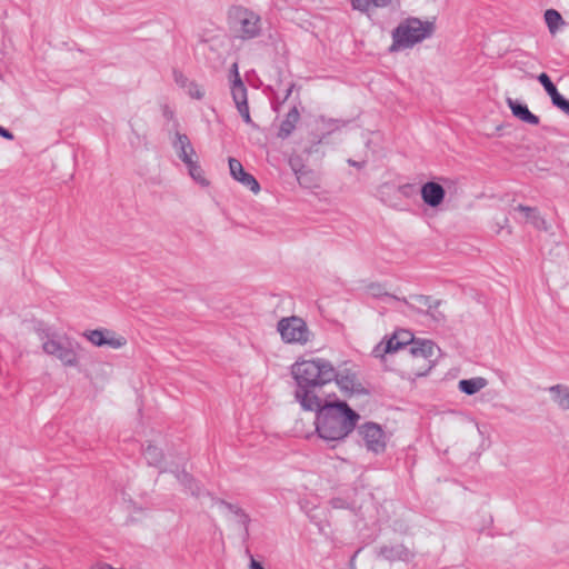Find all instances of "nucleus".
I'll use <instances>...</instances> for the list:
<instances>
[{
	"label": "nucleus",
	"instance_id": "nucleus-1",
	"mask_svg": "<svg viewBox=\"0 0 569 569\" xmlns=\"http://www.w3.org/2000/svg\"><path fill=\"white\" fill-rule=\"evenodd\" d=\"M291 376L296 382L295 399L303 410H313L321 400L335 396L327 392L337 370L325 358L299 359L291 366Z\"/></svg>",
	"mask_w": 569,
	"mask_h": 569
},
{
	"label": "nucleus",
	"instance_id": "nucleus-2",
	"mask_svg": "<svg viewBox=\"0 0 569 569\" xmlns=\"http://www.w3.org/2000/svg\"><path fill=\"white\" fill-rule=\"evenodd\" d=\"M312 411L316 412V430L327 441L342 440L355 430L360 419L347 402L330 398L321 400Z\"/></svg>",
	"mask_w": 569,
	"mask_h": 569
},
{
	"label": "nucleus",
	"instance_id": "nucleus-3",
	"mask_svg": "<svg viewBox=\"0 0 569 569\" xmlns=\"http://www.w3.org/2000/svg\"><path fill=\"white\" fill-rule=\"evenodd\" d=\"M435 32V23L422 21L419 18L410 17L402 20L391 33V52L406 50L415 47L417 43L430 38Z\"/></svg>",
	"mask_w": 569,
	"mask_h": 569
},
{
	"label": "nucleus",
	"instance_id": "nucleus-4",
	"mask_svg": "<svg viewBox=\"0 0 569 569\" xmlns=\"http://www.w3.org/2000/svg\"><path fill=\"white\" fill-rule=\"evenodd\" d=\"M230 29L234 37L241 41L257 39L263 33L261 16L250 8L234 6L229 10Z\"/></svg>",
	"mask_w": 569,
	"mask_h": 569
},
{
	"label": "nucleus",
	"instance_id": "nucleus-5",
	"mask_svg": "<svg viewBox=\"0 0 569 569\" xmlns=\"http://www.w3.org/2000/svg\"><path fill=\"white\" fill-rule=\"evenodd\" d=\"M277 331L288 345L305 346L315 337L307 322L298 316L281 318L277 323Z\"/></svg>",
	"mask_w": 569,
	"mask_h": 569
},
{
	"label": "nucleus",
	"instance_id": "nucleus-6",
	"mask_svg": "<svg viewBox=\"0 0 569 569\" xmlns=\"http://www.w3.org/2000/svg\"><path fill=\"white\" fill-rule=\"evenodd\" d=\"M77 347V342L66 337L52 336L42 342V349L47 355L54 356L68 367L78 365Z\"/></svg>",
	"mask_w": 569,
	"mask_h": 569
},
{
	"label": "nucleus",
	"instance_id": "nucleus-7",
	"mask_svg": "<svg viewBox=\"0 0 569 569\" xmlns=\"http://www.w3.org/2000/svg\"><path fill=\"white\" fill-rule=\"evenodd\" d=\"M375 555L378 559L388 562H411L416 558L413 548L403 542L382 543L376 548Z\"/></svg>",
	"mask_w": 569,
	"mask_h": 569
},
{
	"label": "nucleus",
	"instance_id": "nucleus-8",
	"mask_svg": "<svg viewBox=\"0 0 569 569\" xmlns=\"http://www.w3.org/2000/svg\"><path fill=\"white\" fill-rule=\"evenodd\" d=\"M366 448L375 453H381L386 449V436L382 428L375 422H366L359 428Z\"/></svg>",
	"mask_w": 569,
	"mask_h": 569
},
{
	"label": "nucleus",
	"instance_id": "nucleus-9",
	"mask_svg": "<svg viewBox=\"0 0 569 569\" xmlns=\"http://www.w3.org/2000/svg\"><path fill=\"white\" fill-rule=\"evenodd\" d=\"M83 336L97 347L109 346L113 349H119L126 345L123 337H116L113 332L109 330L94 329L83 333Z\"/></svg>",
	"mask_w": 569,
	"mask_h": 569
},
{
	"label": "nucleus",
	"instance_id": "nucleus-10",
	"mask_svg": "<svg viewBox=\"0 0 569 569\" xmlns=\"http://www.w3.org/2000/svg\"><path fill=\"white\" fill-rule=\"evenodd\" d=\"M420 194L427 206L436 208L443 201L446 191L440 183L428 181L420 188Z\"/></svg>",
	"mask_w": 569,
	"mask_h": 569
},
{
	"label": "nucleus",
	"instance_id": "nucleus-11",
	"mask_svg": "<svg viewBox=\"0 0 569 569\" xmlns=\"http://www.w3.org/2000/svg\"><path fill=\"white\" fill-rule=\"evenodd\" d=\"M437 346L430 340H415L408 348H405V352L413 358H421L432 361L436 357Z\"/></svg>",
	"mask_w": 569,
	"mask_h": 569
},
{
	"label": "nucleus",
	"instance_id": "nucleus-12",
	"mask_svg": "<svg viewBox=\"0 0 569 569\" xmlns=\"http://www.w3.org/2000/svg\"><path fill=\"white\" fill-rule=\"evenodd\" d=\"M172 146L177 156L183 163H190V160L197 158L194 148L187 134L177 132Z\"/></svg>",
	"mask_w": 569,
	"mask_h": 569
},
{
	"label": "nucleus",
	"instance_id": "nucleus-13",
	"mask_svg": "<svg viewBox=\"0 0 569 569\" xmlns=\"http://www.w3.org/2000/svg\"><path fill=\"white\" fill-rule=\"evenodd\" d=\"M213 503L219 506V507H223L226 508L229 512H231L236 519V521L238 522V525H240L243 529V537L244 538H248L249 536V525H250V517L249 515L242 509L240 508L239 506L237 505H233V503H230V502H227L222 499H218V498H211Z\"/></svg>",
	"mask_w": 569,
	"mask_h": 569
},
{
	"label": "nucleus",
	"instance_id": "nucleus-14",
	"mask_svg": "<svg viewBox=\"0 0 569 569\" xmlns=\"http://www.w3.org/2000/svg\"><path fill=\"white\" fill-rule=\"evenodd\" d=\"M506 102H507L508 107L510 108L513 117L521 120L522 122H526V123H529L532 126L539 124V121H540L539 117L533 114L529 110L527 104L520 102L519 100L512 99V98H507Z\"/></svg>",
	"mask_w": 569,
	"mask_h": 569
},
{
	"label": "nucleus",
	"instance_id": "nucleus-15",
	"mask_svg": "<svg viewBox=\"0 0 569 569\" xmlns=\"http://www.w3.org/2000/svg\"><path fill=\"white\" fill-rule=\"evenodd\" d=\"M333 382H336L343 392L361 393L363 390L361 385L358 382L357 375L349 369L342 372L337 371V377Z\"/></svg>",
	"mask_w": 569,
	"mask_h": 569
},
{
	"label": "nucleus",
	"instance_id": "nucleus-16",
	"mask_svg": "<svg viewBox=\"0 0 569 569\" xmlns=\"http://www.w3.org/2000/svg\"><path fill=\"white\" fill-rule=\"evenodd\" d=\"M402 301L415 311H417V309L427 310L430 308L440 307L442 303V300L432 299V297L425 295H412L409 297V300L403 298Z\"/></svg>",
	"mask_w": 569,
	"mask_h": 569
},
{
	"label": "nucleus",
	"instance_id": "nucleus-17",
	"mask_svg": "<svg viewBox=\"0 0 569 569\" xmlns=\"http://www.w3.org/2000/svg\"><path fill=\"white\" fill-rule=\"evenodd\" d=\"M551 395V400L560 410H569V387L567 385L558 383L548 388Z\"/></svg>",
	"mask_w": 569,
	"mask_h": 569
},
{
	"label": "nucleus",
	"instance_id": "nucleus-18",
	"mask_svg": "<svg viewBox=\"0 0 569 569\" xmlns=\"http://www.w3.org/2000/svg\"><path fill=\"white\" fill-rule=\"evenodd\" d=\"M232 68L234 71V80L231 87V94L236 107H239L248 103L247 88L239 76L237 63H234Z\"/></svg>",
	"mask_w": 569,
	"mask_h": 569
},
{
	"label": "nucleus",
	"instance_id": "nucleus-19",
	"mask_svg": "<svg viewBox=\"0 0 569 569\" xmlns=\"http://www.w3.org/2000/svg\"><path fill=\"white\" fill-rule=\"evenodd\" d=\"M409 340H400V335H393L391 338L387 340L385 346L382 347V343L378 345L373 352L377 357L382 356L380 353L381 349L383 353H391L399 350H402L405 352V348H408Z\"/></svg>",
	"mask_w": 569,
	"mask_h": 569
},
{
	"label": "nucleus",
	"instance_id": "nucleus-20",
	"mask_svg": "<svg viewBox=\"0 0 569 569\" xmlns=\"http://www.w3.org/2000/svg\"><path fill=\"white\" fill-rule=\"evenodd\" d=\"M300 119L299 111L296 107H293L289 112L286 114L284 120L281 122L278 137L281 139H287L296 129V126Z\"/></svg>",
	"mask_w": 569,
	"mask_h": 569
},
{
	"label": "nucleus",
	"instance_id": "nucleus-21",
	"mask_svg": "<svg viewBox=\"0 0 569 569\" xmlns=\"http://www.w3.org/2000/svg\"><path fill=\"white\" fill-rule=\"evenodd\" d=\"M516 210L520 211L523 214L526 222L531 223L535 228L539 230L547 229L546 220L540 216L537 208L519 204L516 207Z\"/></svg>",
	"mask_w": 569,
	"mask_h": 569
},
{
	"label": "nucleus",
	"instance_id": "nucleus-22",
	"mask_svg": "<svg viewBox=\"0 0 569 569\" xmlns=\"http://www.w3.org/2000/svg\"><path fill=\"white\" fill-rule=\"evenodd\" d=\"M172 472L177 480L183 485L192 496L200 497L202 493L201 487L196 482V480L184 470H170Z\"/></svg>",
	"mask_w": 569,
	"mask_h": 569
},
{
	"label": "nucleus",
	"instance_id": "nucleus-23",
	"mask_svg": "<svg viewBox=\"0 0 569 569\" xmlns=\"http://www.w3.org/2000/svg\"><path fill=\"white\" fill-rule=\"evenodd\" d=\"M487 380L482 377H476L471 379H462L458 383V388L461 392L472 396L479 392L487 386Z\"/></svg>",
	"mask_w": 569,
	"mask_h": 569
},
{
	"label": "nucleus",
	"instance_id": "nucleus-24",
	"mask_svg": "<svg viewBox=\"0 0 569 569\" xmlns=\"http://www.w3.org/2000/svg\"><path fill=\"white\" fill-rule=\"evenodd\" d=\"M395 0H351L353 10L367 13L371 8H385L391 6Z\"/></svg>",
	"mask_w": 569,
	"mask_h": 569
},
{
	"label": "nucleus",
	"instance_id": "nucleus-25",
	"mask_svg": "<svg viewBox=\"0 0 569 569\" xmlns=\"http://www.w3.org/2000/svg\"><path fill=\"white\" fill-rule=\"evenodd\" d=\"M143 457L149 466L161 469L163 462V453L161 449L149 443L146 448H143Z\"/></svg>",
	"mask_w": 569,
	"mask_h": 569
},
{
	"label": "nucleus",
	"instance_id": "nucleus-26",
	"mask_svg": "<svg viewBox=\"0 0 569 569\" xmlns=\"http://www.w3.org/2000/svg\"><path fill=\"white\" fill-rule=\"evenodd\" d=\"M296 179L301 187L307 189L317 188L319 186L317 173L309 168H306L302 170V172H299Z\"/></svg>",
	"mask_w": 569,
	"mask_h": 569
},
{
	"label": "nucleus",
	"instance_id": "nucleus-27",
	"mask_svg": "<svg viewBox=\"0 0 569 569\" xmlns=\"http://www.w3.org/2000/svg\"><path fill=\"white\" fill-rule=\"evenodd\" d=\"M318 122L321 123L322 129L325 130L323 137L329 136L337 130H340L347 124V121L345 120L326 118L323 116L319 117Z\"/></svg>",
	"mask_w": 569,
	"mask_h": 569
},
{
	"label": "nucleus",
	"instance_id": "nucleus-28",
	"mask_svg": "<svg viewBox=\"0 0 569 569\" xmlns=\"http://www.w3.org/2000/svg\"><path fill=\"white\" fill-rule=\"evenodd\" d=\"M545 21L548 26L550 33L555 34L559 27L565 23L561 14L555 9H548L545 12Z\"/></svg>",
	"mask_w": 569,
	"mask_h": 569
},
{
	"label": "nucleus",
	"instance_id": "nucleus-29",
	"mask_svg": "<svg viewBox=\"0 0 569 569\" xmlns=\"http://www.w3.org/2000/svg\"><path fill=\"white\" fill-rule=\"evenodd\" d=\"M189 170V174L191 176V178L193 180H196L197 182L201 183V184H207V180L206 178L203 177V171L201 169V167L199 166L198 161H197V158L190 160V163H184Z\"/></svg>",
	"mask_w": 569,
	"mask_h": 569
},
{
	"label": "nucleus",
	"instance_id": "nucleus-30",
	"mask_svg": "<svg viewBox=\"0 0 569 569\" xmlns=\"http://www.w3.org/2000/svg\"><path fill=\"white\" fill-rule=\"evenodd\" d=\"M237 181L241 182L244 187H247L254 193L259 192L260 190V186L256 178L246 171L239 177Z\"/></svg>",
	"mask_w": 569,
	"mask_h": 569
},
{
	"label": "nucleus",
	"instance_id": "nucleus-31",
	"mask_svg": "<svg viewBox=\"0 0 569 569\" xmlns=\"http://www.w3.org/2000/svg\"><path fill=\"white\" fill-rule=\"evenodd\" d=\"M438 308L439 307H435V308H430V309H427V310L417 309V312L425 313V315L429 316L437 323H443L445 320H446V316Z\"/></svg>",
	"mask_w": 569,
	"mask_h": 569
},
{
	"label": "nucleus",
	"instance_id": "nucleus-32",
	"mask_svg": "<svg viewBox=\"0 0 569 569\" xmlns=\"http://www.w3.org/2000/svg\"><path fill=\"white\" fill-rule=\"evenodd\" d=\"M418 187L416 183H405L398 187L400 196L407 199H411L418 194Z\"/></svg>",
	"mask_w": 569,
	"mask_h": 569
},
{
	"label": "nucleus",
	"instance_id": "nucleus-33",
	"mask_svg": "<svg viewBox=\"0 0 569 569\" xmlns=\"http://www.w3.org/2000/svg\"><path fill=\"white\" fill-rule=\"evenodd\" d=\"M537 79L541 83L548 96H551L552 93L558 91L557 87L553 84V82L551 81L550 77L547 73H540Z\"/></svg>",
	"mask_w": 569,
	"mask_h": 569
},
{
	"label": "nucleus",
	"instance_id": "nucleus-34",
	"mask_svg": "<svg viewBox=\"0 0 569 569\" xmlns=\"http://www.w3.org/2000/svg\"><path fill=\"white\" fill-rule=\"evenodd\" d=\"M229 169L230 174L233 179L238 180L239 177L244 172V169L241 164V162L234 158H229Z\"/></svg>",
	"mask_w": 569,
	"mask_h": 569
},
{
	"label": "nucleus",
	"instance_id": "nucleus-35",
	"mask_svg": "<svg viewBox=\"0 0 569 569\" xmlns=\"http://www.w3.org/2000/svg\"><path fill=\"white\" fill-rule=\"evenodd\" d=\"M186 89H187L188 94L193 99L200 100L204 96V92L202 91V89L197 83H194L192 81L188 84V87Z\"/></svg>",
	"mask_w": 569,
	"mask_h": 569
},
{
	"label": "nucleus",
	"instance_id": "nucleus-36",
	"mask_svg": "<svg viewBox=\"0 0 569 569\" xmlns=\"http://www.w3.org/2000/svg\"><path fill=\"white\" fill-rule=\"evenodd\" d=\"M368 292L372 296V297H382V296H388V297H391L393 298V296H389L387 292H385L383 290V287L379 283H372L368 287ZM395 299H397L395 297Z\"/></svg>",
	"mask_w": 569,
	"mask_h": 569
},
{
	"label": "nucleus",
	"instance_id": "nucleus-37",
	"mask_svg": "<svg viewBox=\"0 0 569 569\" xmlns=\"http://www.w3.org/2000/svg\"><path fill=\"white\" fill-rule=\"evenodd\" d=\"M237 110L238 112L240 113V116L242 117L243 121L252 127H256V124L253 123L251 117H250V111H249V106L248 103L247 104H242V106H239L237 107Z\"/></svg>",
	"mask_w": 569,
	"mask_h": 569
},
{
	"label": "nucleus",
	"instance_id": "nucleus-38",
	"mask_svg": "<svg viewBox=\"0 0 569 569\" xmlns=\"http://www.w3.org/2000/svg\"><path fill=\"white\" fill-rule=\"evenodd\" d=\"M289 164H290V168L292 169L296 178L298 177V173L299 172H302V170H305L307 167L305 164H302L300 158H291L289 160Z\"/></svg>",
	"mask_w": 569,
	"mask_h": 569
},
{
	"label": "nucleus",
	"instance_id": "nucleus-39",
	"mask_svg": "<svg viewBox=\"0 0 569 569\" xmlns=\"http://www.w3.org/2000/svg\"><path fill=\"white\" fill-rule=\"evenodd\" d=\"M173 79L174 82L181 88H187L188 84L191 82L181 71L178 70L173 71Z\"/></svg>",
	"mask_w": 569,
	"mask_h": 569
},
{
	"label": "nucleus",
	"instance_id": "nucleus-40",
	"mask_svg": "<svg viewBox=\"0 0 569 569\" xmlns=\"http://www.w3.org/2000/svg\"><path fill=\"white\" fill-rule=\"evenodd\" d=\"M549 97L551 98V101H552L553 106H556L560 110L563 109V107L566 106V103L568 101L563 96H561L559 93V91H556L555 93H552Z\"/></svg>",
	"mask_w": 569,
	"mask_h": 569
},
{
	"label": "nucleus",
	"instance_id": "nucleus-41",
	"mask_svg": "<svg viewBox=\"0 0 569 569\" xmlns=\"http://www.w3.org/2000/svg\"><path fill=\"white\" fill-rule=\"evenodd\" d=\"M331 506L335 509H343L349 507L348 503L342 498H333L331 500Z\"/></svg>",
	"mask_w": 569,
	"mask_h": 569
},
{
	"label": "nucleus",
	"instance_id": "nucleus-42",
	"mask_svg": "<svg viewBox=\"0 0 569 569\" xmlns=\"http://www.w3.org/2000/svg\"><path fill=\"white\" fill-rule=\"evenodd\" d=\"M0 136L7 140L13 139V134L8 129L3 128L2 126H0Z\"/></svg>",
	"mask_w": 569,
	"mask_h": 569
},
{
	"label": "nucleus",
	"instance_id": "nucleus-43",
	"mask_svg": "<svg viewBox=\"0 0 569 569\" xmlns=\"http://www.w3.org/2000/svg\"><path fill=\"white\" fill-rule=\"evenodd\" d=\"M396 335H400V340H409L408 346H410V343H411L412 341H415V340L411 338L410 332H408V331H400V332H396Z\"/></svg>",
	"mask_w": 569,
	"mask_h": 569
},
{
	"label": "nucleus",
	"instance_id": "nucleus-44",
	"mask_svg": "<svg viewBox=\"0 0 569 569\" xmlns=\"http://www.w3.org/2000/svg\"><path fill=\"white\" fill-rule=\"evenodd\" d=\"M250 569H264V568L262 567V565L259 561H257L256 559H253V557H251Z\"/></svg>",
	"mask_w": 569,
	"mask_h": 569
},
{
	"label": "nucleus",
	"instance_id": "nucleus-45",
	"mask_svg": "<svg viewBox=\"0 0 569 569\" xmlns=\"http://www.w3.org/2000/svg\"><path fill=\"white\" fill-rule=\"evenodd\" d=\"M348 163L352 167H356V168H362L365 166V162H359V161H355L352 159H349L348 160Z\"/></svg>",
	"mask_w": 569,
	"mask_h": 569
},
{
	"label": "nucleus",
	"instance_id": "nucleus-46",
	"mask_svg": "<svg viewBox=\"0 0 569 569\" xmlns=\"http://www.w3.org/2000/svg\"><path fill=\"white\" fill-rule=\"evenodd\" d=\"M561 111L565 112L566 114H569V101H567L566 106Z\"/></svg>",
	"mask_w": 569,
	"mask_h": 569
},
{
	"label": "nucleus",
	"instance_id": "nucleus-47",
	"mask_svg": "<svg viewBox=\"0 0 569 569\" xmlns=\"http://www.w3.org/2000/svg\"><path fill=\"white\" fill-rule=\"evenodd\" d=\"M290 94H291V88H289V89L287 90L286 99H287Z\"/></svg>",
	"mask_w": 569,
	"mask_h": 569
}]
</instances>
